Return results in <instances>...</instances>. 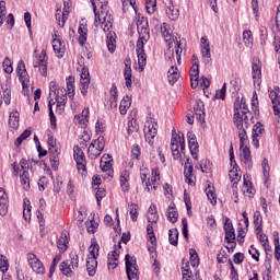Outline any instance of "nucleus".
I'll return each mask as SVG.
<instances>
[{
  "instance_id": "1",
  "label": "nucleus",
  "mask_w": 280,
  "mask_h": 280,
  "mask_svg": "<svg viewBox=\"0 0 280 280\" xmlns=\"http://www.w3.org/2000/svg\"><path fill=\"white\" fill-rule=\"evenodd\" d=\"M94 12L95 25H100L103 32L113 30V15L108 11V0H90Z\"/></svg>"
},
{
  "instance_id": "2",
  "label": "nucleus",
  "mask_w": 280,
  "mask_h": 280,
  "mask_svg": "<svg viewBox=\"0 0 280 280\" xmlns=\"http://www.w3.org/2000/svg\"><path fill=\"white\" fill-rule=\"evenodd\" d=\"M248 115H250V109H248L246 98L237 97L234 102V124L236 128H241L244 121H248Z\"/></svg>"
},
{
  "instance_id": "3",
  "label": "nucleus",
  "mask_w": 280,
  "mask_h": 280,
  "mask_svg": "<svg viewBox=\"0 0 280 280\" xmlns=\"http://www.w3.org/2000/svg\"><path fill=\"white\" fill-rule=\"evenodd\" d=\"M171 152L174 161L180 159V152L185 154V135H183V132L176 133V129L172 130Z\"/></svg>"
},
{
  "instance_id": "4",
  "label": "nucleus",
  "mask_w": 280,
  "mask_h": 280,
  "mask_svg": "<svg viewBox=\"0 0 280 280\" xmlns=\"http://www.w3.org/2000/svg\"><path fill=\"white\" fill-rule=\"evenodd\" d=\"M137 32L139 35L137 43H148V40H150V24L148 18L141 15L138 16Z\"/></svg>"
},
{
  "instance_id": "5",
  "label": "nucleus",
  "mask_w": 280,
  "mask_h": 280,
  "mask_svg": "<svg viewBox=\"0 0 280 280\" xmlns=\"http://www.w3.org/2000/svg\"><path fill=\"white\" fill-rule=\"evenodd\" d=\"M104 148H106L104 137H98L97 139L92 140L88 149V158L91 159V161H95V159H98V156L102 155Z\"/></svg>"
},
{
  "instance_id": "6",
  "label": "nucleus",
  "mask_w": 280,
  "mask_h": 280,
  "mask_svg": "<svg viewBox=\"0 0 280 280\" xmlns=\"http://www.w3.org/2000/svg\"><path fill=\"white\" fill-rule=\"evenodd\" d=\"M125 268L128 280H139V265H137V258L127 254L125 256Z\"/></svg>"
},
{
  "instance_id": "7",
  "label": "nucleus",
  "mask_w": 280,
  "mask_h": 280,
  "mask_svg": "<svg viewBox=\"0 0 280 280\" xmlns=\"http://www.w3.org/2000/svg\"><path fill=\"white\" fill-rule=\"evenodd\" d=\"M144 138L149 145H154V137L159 133V124L156 120L149 118L144 124Z\"/></svg>"
},
{
  "instance_id": "8",
  "label": "nucleus",
  "mask_w": 280,
  "mask_h": 280,
  "mask_svg": "<svg viewBox=\"0 0 280 280\" xmlns=\"http://www.w3.org/2000/svg\"><path fill=\"white\" fill-rule=\"evenodd\" d=\"M73 159L77 163V170L79 174H86V156L84 155V151H82V148L80 145L73 147Z\"/></svg>"
},
{
  "instance_id": "9",
  "label": "nucleus",
  "mask_w": 280,
  "mask_h": 280,
  "mask_svg": "<svg viewBox=\"0 0 280 280\" xmlns=\"http://www.w3.org/2000/svg\"><path fill=\"white\" fill-rule=\"evenodd\" d=\"M20 167L22 170L20 174V183L25 189V191H30L31 186H30V162L25 159L20 160Z\"/></svg>"
},
{
  "instance_id": "10",
  "label": "nucleus",
  "mask_w": 280,
  "mask_h": 280,
  "mask_svg": "<svg viewBox=\"0 0 280 280\" xmlns=\"http://www.w3.org/2000/svg\"><path fill=\"white\" fill-rule=\"evenodd\" d=\"M269 98L272 103L273 114L279 117L280 116V88L273 86L268 90Z\"/></svg>"
},
{
  "instance_id": "11",
  "label": "nucleus",
  "mask_w": 280,
  "mask_h": 280,
  "mask_svg": "<svg viewBox=\"0 0 280 280\" xmlns=\"http://www.w3.org/2000/svg\"><path fill=\"white\" fill-rule=\"evenodd\" d=\"M145 43L137 42L136 44V54L138 57V67L140 71H143L145 69V66L148 65V56L145 55V49H144Z\"/></svg>"
},
{
  "instance_id": "12",
  "label": "nucleus",
  "mask_w": 280,
  "mask_h": 280,
  "mask_svg": "<svg viewBox=\"0 0 280 280\" xmlns=\"http://www.w3.org/2000/svg\"><path fill=\"white\" fill-rule=\"evenodd\" d=\"M27 261L30 264V267L36 275H45V266L42 264L40 259L36 257L35 254H27Z\"/></svg>"
},
{
  "instance_id": "13",
  "label": "nucleus",
  "mask_w": 280,
  "mask_h": 280,
  "mask_svg": "<svg viewBox=\"0 0 280 280\" xmlns=\"http://www.w3.org/2000/svg\"><path fill=\"white\" fill-rule=\"evenodd\" d=\"M33 67L38 71H47V50L43 49L39 55L34 56Z\"/></svg>"
},
{
  "instance_id": "14",
  "label": "nucleus",
  "mask_w": 280,
  "mask_h": 280,
  "mask_svg": "<svg viewBox=\"0 0 280 280\" xmlns=\"http://www.w3.org/2000/svg\"><path fill=\"white\" fill-rule=\"evenodd\" d=\"M188 138V148L190 150V154L195 161H198V152H200V147L198 145V140L196 139V135L192 132L187 133Z\"/></svg>"
},
{
  "instance_id": "15",
  "label": "nucleus",
  "mask_w": 280,
  "mask_h": 280,
  "mask_svg": "<svg viewBox=\"0 0 280 280\" xmlns=\"http://www.w3.org/2000/svg\"><path fill=\"white\" fill-rule=\"evenodd\" d=\"M52 49L57 58H62L65 56V52L67 51V46L65 45V42L58 35H55V38L52 39Z\"/></svg>"
},
{
  "instance_id": "16",
  "label": "nucleus",
  "mask_w": 280,
  "mask_h": 280,
  "mask_svg": "<svg viewBox=\"0 0 280 280\" xmlns=\"http://www.w3.org/2000/svg\"><path fill=\"white\" fill-rule=\"evenodd\" d=\"M160 30L162 37L164 38L165 43H167L168 49H172V47H174V40H177L178 38L172 35L170 32V24L167 23H163Z\"/></svg>"
},
{
  "instance_id": "17",
  "label": "nucleus",
  "mask_w": 280,
  "mask_h": 280,
  "mask_svg": "<svg viewBox=\"0 0 280 280\" xmlns=\"http://www.w3.org/2000/svg\"><path fill=\"white\" fill-rule=\"evenodd\" d=\"M78 34H79L78 43L81 47H84V45H86V40L89 36V25H86V20H82L80 22Z\"/></svg>"
},
{
  "instance_id": "18",
  "label": "nucleus",
  "mask_w": 280,
  "mask_h": 280,
  "mask_svg": "<svg viewBox=\"0 0 280 280\" xmlns=\"http://www.w3.org/2000/svg\"><path fill=\"white\" fill-rule=\"evenodd\" d=\"M184 177L187 185H196V176H194V165L189 164V159H187L185 162Z\"/></svg>"
},
{
  "instance_id": "19",
  "label": "nucleus",
  "mask_w": 280,
  "mask_h": 280,
  "mask_svg": "<svg viewBox=\"0 0 280 280\" xmlns=\"http://www.w3.org/2000/svg\"><path fill=\"white\" fill-rule=\"evenodd\" d=\"M200 40L203 62L206 65H211V46L209 45V39H207V37H201Z\"/></svg>"
},
{
  "instance_id": "20",
  "label": "nucleus",
  "mask_w": 280,
  "mask_h": 280,
  "mask_svg": "<svg viewBox=\"0 0 280 280\" xmlns=\"http://www.w3.org/2000/svg\"><path fill=\"white\" fill-rule=\"evenodd\" d=\"M8 207H10L8 194L3 187H0V215H8Z\"/></svg>"
},
{
  "instance_id": "21",
  "label": "nucleus",
  "mask_w": 280,
  "mask_h": 280,
  "mask_svg": "<svg viewBox=\"0 0 280 280\" xmlns=\"http://www.w3.org/2000/svg\"><path fill=\"white\" fill-rule=\"evenodd\" d=\"M109 98L105 101V106L113 110V108H117V97H119L117 93V85H112L109 90Z\"/></svg>"
},
{
  "instance_id": "22",
  "label": "nucleus",
  "mask_w": 280,
  "mask_h": 280,
  "mask_svg": "<svg viewBox=\"0 0 280 280\" xmlns=\"http://www.w3.org/2000/svg\"><path fill=\"white\" fill-rule=\"evenodd\" d=\"M91 115V112L89 110V107H85L81 115H77L74 117V124L77 126H80L81 128H86V125L89 124V117Z\"/></svg>"
},
{
  "instance_id": "23",
  "label": "nucleus",
  "mask_w": 280,
  "mask_h": 280,
  "mask_svg": "<svg viewBox=\"0 0 280 280\" xmlns=\"http://www.w3.org/2000/svg\"><path fill=\"white\" fill-rule=\"evenodd\" d=\"M49 161L51 168L56 172L60 165V149H49Z\"/></svg>"
},
{
  "instance_id": "24",
  "label": "nucleus",
  "mask_w": 280,
  "mask_h": 280,
  "mask_svg": "<svg viewBox=\"0 0 280 280\" xmlns=\"http://www.w3.org/2000/svg\"><path fill=\"white\" fill-rule=\"evenodd\" d=\"M19 80L22 84L23 95H30V74L27 71H19Z\"/></svg>"
},
{
  "instance_id": "25",
  "label": "nucleus",
  "mask_w": 280,
  "mask_h": 280,
  "mask_svg": "<svg viewBox=\"0 0 280 280\" xmlns=\"http://www.w3.org/2000/svg\"><path fill=\"white\" fill-rule=\"evenodd\" d=\"M243 194L244 196H247V198H255V187H253V182L250 179L246 178V175L243 177Z\"/></svg>"
},
{
  "instance_id": "26",
  "label": "nucleus",
  "mask_w": 280,
  "mask_h": 280,
  "mask_svg": "<svg viewBox=\"0 0 280 280\" xmlns=\"http://www.w3.org/2000/svg\"><path fill=\"white\" fill-rule=\"evenodd\" d=\"M223 229L225 232V242L235 241V229L233 228V222H231V219L225 218Z\"/></svg>"
},
{
  "instance_id": "27",
  "label": "nucleus",
  "mask_w": 280,
  "mask_h": 280,
  "mask_svg": "<svg viewBox=\"0 0 280 280\" xmlns=\"http://www.w3.org/2000/svg\"><path fill=\"white\" fill-rule=\"evenodd\" d=\"M241 170H230L229 176L232 183V191L233 194H237V185L240 180H242V174H240Z\"/></svg>"
},
{
  "instance_id": "28",
  "label": "nucleus",
  "mask_w": 280,
  "mask_h": 280,
  "mask_svg": "<svg viewBox=\"0 0 280 280\" xmlns=\"http://www.w3.org/2000/svg\"><path fill=\"white\" fill-rule=\"evenodd\" d=\"M130 171L124 170L120 173V188L125 194L130 191Z\"/></svg>"
},
{
  "instance_id": "29",
  "label": "nucleus",
  "mask_w": 280,
  "mask_h": 280,
  "mask_svg": "<svg viewBox=\"0 0 280 280\" xmlns=\"http://www.w3.org/2000/svg\"><path fill=\"white\" fill-rule=\"evenodd\" d=\"M195 117L198 121H205V102L202 100H197L194 105Z\"/></svg>"
},
{
  "instance_id": "30",
  "label": "nucleus",
  "mask_w": 280,
  "mask_h": 280,
  "mask_svg": "<svg viewBox=\"0 0 280 280\" xmlns=\"http://www.w3.org/2000/svg\"><path fill=\"white\" fill-rule=\"evenodd\" d=\"M236 128L238 130L240 150H242V148L248 147L250 141L248 140V133H246V129H244V124Z\"/></svg>"
},
{
  "instance_id": "31",
  "label": "nucleus",
  "mask_w": 280,
  "mask_h": 280,
  "mask_svg": "<svg viewBox=\"0 0 280 280\" xmlns=\"http://www.w3.org/2000/svg\"><path fill=\"white\" fill-rule=\"evenodd\" d=\"M67 82V90L65 91V94L68 95L70 100H73L75 97V78L69 77L66 79Z\"/></svg>"
},
{
  "instance_id": "32",
  "label": "nucleus",
  "mask_w": 280,
  "mask_h": 280,
  "mask_svg": "<svg viewBox=\"0 0 280 280\" xmlns=\"http://www.w3.org/2000/svg\"><path fill=\"white\" fill-rule=\"evenodd\" d=\"M107 49L110 54H115V50L117 49V34L115 32L107 31Z\"/></svg>"
},
{
  "instance_id": "33",
  "label": "nucleus",
  "mask_w": 280,
  "mask_h": 280,
  "mask_svg": "<svg viewBox=\"0 0 280 280\" xmlns=\"http://www.w3.org/2000/svg\"><path fill=\"white\" fill-rule=\"evenodd\" d=\"M242 162L244 165L249 167V170L253 168V155L250 154V148L243 147L242 149Z\"/></svg>"
},
{
  "instance_id": "34",
  "label": "nucleus",
  "mask_w": 280,
  "mask_h": 280,
  "mask_svg": "<svg viewBox=\"0 0 280 280\" xmlns=\"http://www.w3.org/2000/svg\"><path fill=\"white\" fill-rule=\"evenodd\" d=\"M166 218L172 224L178 222V210H176V205L171 203L166 211Z\"/></svg>"
},
{
  "instance_id": "35",
  "label": "nucleus",
  "mask_w": 280,
  "mask_h": 280,
  "mask_svg": "<svg viewBox=\"0 0 280 280\" xmlns=\"http://www.w3.org/2000/svg\"><path fill=\"white\" fill-rule=\"evenodd\" d=\"M57 248L60 253H67V249L69 248V236H67V232L60 234V237L57 241Z\"/></svg>"
},
{
  "instance_id": "36",
  "label": "nucleus",
  "mask_w": 280,
  "mask_h": 280,
  "mask_svg": "<svg viewBox=\"0 0 280 280\" xmlns=\"http://www.w3.org/2000/svg\"><path fill=\"white\" fill-rule=\"evenodd\" d=\"M206 196L210 201V205H212L213 207L218 205V195L215 194V187L211 186V184H208V187L206 188Z\"/></svg>"
},
{
  "instance_id": "37",
  "label": "nucleus",
  "mask_w": 280,
  "mask_h": 280,
  "mask_svg": "<svg viewBox=\"0 0 280 280\" xmlns=\"http://www.w3.org/2000/svg\"><path fill=\"white\" fill-rule=\"evenodd\" d=\"M56 21H58L59 27H65V24L67 23V19H69V11L63 9L57 10L55 14Z\"/></svg>"
},
{
  "instance_id": "38",
  "label": "nucleus",
  "mask_w": 280,
  "mask_h": 280,
  "mask_svg": "<svg viewBox=\"0 0 280 280\" xmlns=\"http://www.w3.org/2000/svg\"><path fill=\"white\" fill-rule=\"evenodd\" d=\"M86 271L89 277H95L97 272V259L86 258Z\"/></svg>"
},
{
  "instance_id": "39",
  "label": "nucleus",
  "mask_w": 280,
  "mask_h": 280,
  "mask_svg": "<svg viewBox=\"0 0 280 280\" xmlns=\"http://www.w3.org/2000/svg\"><path fill=\"white\" fill-rule=\"evenodd\" d=\"M148 222L151 224H156L159 222V210H156V205L152 203L148 210Z\"/></svg>"
},
{
  "instance_id": "40",
  "label": "nucleus",
  "mask_w": 280,
  "mask_h": 280,
  "mask_svg": "<svg viewBox=\"0 0 280 280\" xmlns=\"http://www.w3.org/2000/svg\"><path fill=\"white\" fill-rule=\"evenodd\" d=\"M20 119H21V115L19 114V112L13 110V112L10 113L9 126H10V128H12V130H18L19 129Z\"/></svg>"
},
{
  "instance_id": "41",
  "label": "nucleus",
  "mask_w": 280,
  "mask_h": 280,
  "mask_svg": "<svg viewBox=\"0 0 280 280\" xmlns=\"http://www.w3.org/2000/svg\"><path fill=\"white\" fill-rule=\"evenodd\" d=\"M130 106H132V98H130V96H128V95L124 96L122 100L120 101V105H119L120 115H126V113H128V108H130Z\"/></svg>"
},
{
  "instance_id": "42",
  "label": "nucleus",
  "mask_w": 280,
  "mask_h": 280,
  "mask_svg": "<svg viewBox=\"0 0 280 280\" xmlns=\"http://www.w3.org/2000/svg\"><path fill=\"white\" fill-rule=\"evenodd\" d=\"M166 14L170 21H178V18L180 16V11L176 9L174 4H171L166 8Z\"/></svg>"
},
{
  "instance_id": "43",
  "label": "nucleus",
  "mask_w": 280,
  "mask_h": 280,
  "mask_svg": "<svg viewBox=\"0 0 280 280\" xmlns=\"http://www.w3.org/2000/svg\"><path fill=\"white\" fill-rule=\"evenodd\" d=\"M60 272L65 275V277H73V267L69 264V260H65L60 264Z\"/></svg>"
},
{
  "instance_id": "44",
  "label": "nucleus",
  "mask_w": 280,
  "mask_h": 280,
  "mask_svg": "<svg viewBox=\"0 0 280 280\" xmlns=\"http://www.w3.org/2000/svg\"><path fill=\"white\" fill-rule=\"evenodd\" d=\"M89 250L90 256H88V259H97V257H100V244H97V242L92 241Z\"/></svg>"
},
{
  "instance_id": "45",
  "label": "nucleus",
  "mask_w": 280,
  "mask_h": 280,
  "mask_svg": "<svg viewBox=\"0 0 280 280\" xmlns=\"http://www.w3.org/2000/svg\"><path fill=\"white\" fill-rule=\"evenodd\" d=\"M262 224H264V218L261 217V212L259 211L254 212L255 231H258V233H260V231L264 229Z\"/></svg>"
},
{
  "instance_id": "46",
  "label": "nucleus",
  "mask_w": 280,
  "mask_h": 280,
  "mask_svg": "<svg viewBox=\"0 0 280 280\" xmlns=\"http://www.w3.org/2000/svg\"><path fill=\"white\" fill-rule=\"evenodd\" d=\"M178 229L173 228L168 231V242L172 246H178Z\"/></svg>"
},
{
  "instance_id": "47",
  "label": "nucleus",
  "mask_w": 280,
  "mask_h": 280,
  "mask_svg": "<svg viewBox=\"0 0 280 280\" xmlns=\"http://www.w3.org/2000/svg\"><path fill=\"white\" fill-rule=\"evenodd\" d=\"M28 137H32V130L25 129L15 140L14 145L16 148H20V145L23 144L25 139H28Z\"/></svg>"
},
{
  "instance_id": "48",
  "label": "nucleus",
  "mask_w": 280,
  "mask_h": 280,
  "mask_svg": "<svg viewBox=\"0 0 280 280\" xmlns=\"http://www.w3.org/2000/svg\"><path fill=\"white\" fill-rule=\"evenodd\" d=\"M54 104H56V102L51 103V101H49L48 110H49L50 128L52 130H56L58 126L56 124V115L54 114Z\"/></svg>"
},
{
  "instance_id": "49",
  "label": "nucleus",
  "mask_w": 280,
  "mask_h": 280,
  "mask_svg": "<svg viewBox=\"0 0 280 280\" xmlns=\"http://www.w3.org/2000/svg\"><path fill=\"white\" fill-rule=\"evenodd\" d=\"M23 218L26 222H30L32 220V206L30 205L28 199H24Z\"/></svg>"
},
{
  "instance_id": "50",
  "label": "nucleus",
  "mask_w": 280,
  "mask_h": 280,
  "mask_svg": "<svg viewBox=\"0 0 280 280\" xmlns=\"http://www.w3.org/2000/svg\"><path fill=\"white\" fill-rule=\"evenodd\" d=\"M266 132V129H264V125L261 122H256L253 127L252 137H264V133Z\"/></svg>"
},
{
  "instance_id": "51",
  "label": "nucleus",
  "mask_w": 280,
  "mask_h": 280,
  "mask_svg": "<svg viewBox=\"0 0 280 280\" xmlns=\"http://www.w3.org/2000/svg\"><path fill=\"white\" fill-rule=\"evenodd\" d=\"M161 185V183L156 179H148L145 182V191H148L149 194H152V189H154V191H156V189H159V186Z\"/></svg>"
},
{
  "instance_id": "52",
  "label": "nucleus",
  "mask_w": 280,
  "mask_h": 280,
  "mask_svg": "<svg viewBox=\"0 0 280 280\" xmlns=\"http://www.w3.org/2000/svg\"><path fill=\"white\" fill-rule=\"evenodd\" d=\"M198 84H200V72L191 71L190 72V86L191 89H198Z\"/></svg>"
},
{
  "instance_id": "53",
  "label": "nucleus",
  "mask_w": 280,
  "mask_h": 280,
  "mask_svg": "<svg viewBox=\"0 0 280 280\" xmlns=\"http://www.w3.org/2000/svg\"><path fill=\"white\" fill-rule=\"evenodd\" d=\"M189 255H190V265L192 266V268H198V266H200V258H198V252H196V249L194 248H190Z\"/></svg>"
},
{
  "instance_id": "54",
  "label": "nucleus",
  "mask_w": 280,
  "mask_h": 280,
  "mask_svg": "<svg viewBox=\"0 0 280 280\" xmlns=\"http://www.w3.org/2000/svg\"><path fill=\"white\" fill-rule=\"evenodd\" d=\"M69 265L72 267L73 270H78L80 266V256H78V253L75 252L70 253Z\"/></svg>"
},
{
  "instance_id": "55",
  "label": "nucleus",
  "mask_w": 280,
  "mask_h": 280,
  "mask_svg": "<svg viewBox=\"0 0 280 280\" xmlns=\"http://www.w3.org/2000/svg\"><path fill=\"white\" fill-rule=\"evenodd\" d=\"M67 95L68 94L65 93L63 89H58L57 90V96H56L57 104H61L63 106H67V100H68Z\"/></svg>"
},
{
  "instance_id": "56",
  "label": "nucleus",
  "mask_w": 280,
  "mask_h": 280,
  "mask_svg": "<svg viewBox=\"0 0 280 280\" xmlns=\"http://www.w3.org/2000/svg\"><path fill=\"white\" fill-rule=\"evenodd\" d=\"M243 40L246 47H253L254 38L252 31H244L243 32Z\"/></svg>"
},
{
  "instance_id": "57",
  "label": "nucleus",
  "mask_w": 280,
  "mask_h": 280,
  "mask_svg": "<svg viewBox=\"0 0 280 280\" xmlns=\"http://www.w3.org/2000/svg\"><path fill=\"white\" fill-rule=\"evenodd\" d=\"M91 141V135L88 131H83V133L79 137V144L81 148H88L89 142Z\"/></svg>"
},
{
  "instance_id": "58",
  "label": "nucleus",
  "mask_w": 280,
  "mask_h": 280,
  "mask_svg": "<svg viewBox=\"0 0 280 280\" xmlns=\"http://www.w3.org/2000/svg\"><path fill=\"white\" fill-rule=\"evenodd\" d=\"M180 79V72L179 71H173V72H167V80H168V84H171V86H174L175 83L178 82V80Z\"/></svg>"
},
{
  "instance_id": "59",
  "label": "nucleus",
  "mask_w": 280,
  "mask_h": 280,
  "mask_svg": "<svg viewBox=\"0 0 280 280\" xmlns=\"http://www.w3.org/2000/svg\"><path fill=\"white\" fill-rule=\"evenodd\" d=\"M253 82L255 89L261 90V71H253Z\"/></svg>"
},
{
  "instance_id": "60",
  "label": "nucleus",
  "mask_w": 280,
  "mask_h": 280,
  "mask_svg": "<svg viewBox=\"0 0 280 280\" xmlns=\"http://www.w3.org/2000/svg\"><path fill=\"white\" fill-rule=\"evenodd\" d=\"M101 170L102 172H107V176H113V162L101 161Z\"/></svg>"
},
{
  "instance_id": "61",
  "label": "nucleus",
  "mask_w": 280,
  "mask_h": 280,
  "mask_svg": "<svg viewBox=\"0 0 280 280\" xmlns=\"http://www.w3.org/2000/svg\"><path fill=\"white\" fill-rule=\"evenodd\" d=\"M10 268V262L8 261V257H5L3 254H0V272H8Z\"/></svg>"
},
{
  "instance_id": "62",
  "label": "nucleus",
  "mask_w": 280,
  "mask_h": 280,
  "mask_svg": "<svg viewBox=\"0 0 280 280\" xmlns=\"http://www.w3.org/2000/svg\"><path fill=\"white\" fill-rule=\"evenodd\" d=\"M86 231L88 233H96L97 229L100 228V223H97L95 220L86 221L85 222Z\"/></svg>"
},
{
  "instance_id": "63",
  "label": "nucleus",
  "mask_w": 280,
  "mask_h": 280,
  "mask_svg": "<svg viewBox=\"0 0 280 280\" xmlns=\"http://www.w3.org/2000/svg\"><path fill=\"white\" fill-rule=\"evenodd\" d=\"M128 135H132V132H139V122H137V119L132 118L128 122Z\"/></svg>"
},
{
  "instance_id": "64",
  "label": "nucleus",
  "mask_w": 280,
  "mask_h": 280,
  "mask_svg": "<svg viewBox=\"0 0 280 280\" xmlns=\"http://www.w3.org/2000/svg\"><path fill=\"white\" fill-rule=\"evenodd\" d=\"M145 8L149 14H154L156 11V0H145Z\"/></svg>"
}]
</instances>
